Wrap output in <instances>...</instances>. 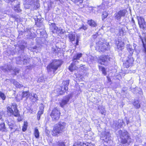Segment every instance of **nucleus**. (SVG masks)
I'll return each mask as SVG.
<instances>
[{"mask_svg": "<svg viewBox=\"0 0 146 146\" xmlns=\"http://www.w3.org/2000/svg\"><path fill=\"white\" fill-rule=\"evenodd\" d=\"M62 61L60 60L55 59L47 66V69L48 72L50 74H54L58 68L60 67L62 64Z\"/></svg>", "mask_w": 146, "mask_h": 146, "instance_id": "1", "label": "nucleus"}, {"mask_svg": "<svg viewBox=\"0 0 146 146\" xmlns=\"http://www.w3.org/2000/svg\"><path fill=\"white\" fill-rule=\"evenodd\" d=\"M117 134L119 135L121 139V143L123 144L126 143L129 145L131 142V139L128 132L126 131H123L121 130H119L117 133Z\"/></svg>", "mask_w": 146, "mask_h": 146, "instance_id": "2", "label": "nucleus"}, {"mask_svg": "<svg viewBox=\"0 0 146 146\" xmlns=\"http://www.w3.org/2000/svg\"><path fill=\"white\" fill-rule=\"evenodd\" d=\"M66 126V123L60 122L54 125L52 131V134L54 136H58V134L61 133L64 131Z\"/></svg>", "mask_w": 146, "mask_h": 146, "instance_id": "3", "label": "nucleus"}, {"mask_svg": "<svg viewBox=\"0 0 146 146\" xmlns=\"http://www.w3.org/2000/svg\"><path fill=\"white\" fill-rule=\"evenodd\" d=\"M23 4L25 8L34 10L40 7L38 0H25Z\"/></svg>", "mask_w": 146, "mask_h": 146, "instance_id": "4", "label": "nucleus"}, {"mask_svg": "<svg viewBox=\"0 0 146 146\" xmlns=\"http://www.w3.org/2000/svg\"><path fill=\"white\" fill-rule=\"evenodd\" d=\"M17 106L15 104H14L11 108L8 107L7 108V112L9 116L14 115L15 116L18 117L20 116L19 111L17 108Z\"/></svg>", "mask_w": 146, "mask_h": 146, "instance_id": "5", "label": "nucleus"}, {"mask_svg": "<svg viewBox=\"0 0 146 146\" xmlns=\"http://www.w3.org/2000/svg\"><path fill=\"white\" fill-rule=\"evenodd\" d=\"M16 62L17 64L26 65L29 63L30 61V58L27 55L24 54L19 57L16 58Z\"/></svg>", "mask_w": 146, "mask_h": 146, "instance_id": "6", "label": "nucleus"}, {"mask_svg": "<svg viewBox=\"0 0 146 146\" xmlns=\"http://www.w3.org/2000/svg\"><path fill=\"white\" fill-rule=\"evenodd\" d=\"M96 49L99 52H104L109 49V44L108 43H103L100 41L97 43Z\"/></svg>", "mask_w": 146, "mask_h": 146, "instance_id": "7", "label": "nucleus"}, {"mask_svg": "<svg viewBox=\"0 0 146 146\" xmlns=\"http://www.w3.org/2000/svg\"><path fill=\"white\" fill-rule=\"evenodd\" d=\"M50 116L53 121H56L60 117V112L56 108H55L52 110Z\"/></svg>", "mask_w": 146, "mask_h": 146, "instance_id": "8", "label": "nucleus"}, {"mask_svg": "<svg viewBox=\"0 0 146 146\" xmlns=\"http://www.w3.org/2000/svg\"><path fill=\"white\" fill-rule=\"evenodd\" d=\"M124 124V122L122 120L119 119L117 121H113V125L115 129H117L121 128Z\"/></svg>", "mask_w": 146, "mask_h": 146, "instance_id": "9", "label": "nucleus"}, {"mask_svg": "<svg viewBox=\"0 0 146 146\" xmlns=\"http://www.w3.org/2000/svg\"><path fill=\"white\" fill-rule=\"evenodd\" d=\"M72 98V95L71 94L64 97L62 100L61 103H60V106L62 107H63L65 105L67 104L70 99Z\"/></svg>", "mask_w": 146, "mask_h": 146, "instance_id": "10", "label": "nucleus"}, {"mask_svg": "<svg viewBox=\"0 0 146 146\" xmlns=\"http://www.w3.org/2000/svg\"><path fill=\"white\" fill-rule=\"evenodd\" d=\"M137 20L141 28L144 29L146 28V23L145 21L144 18L141 17H137Z\"/></svg>", "mask_w": 146, "mask_h": 146, "instance_id": "11", "label": "nucleus"}, {"mask_svg": "<svg viewBox=\"0 0 146 146\" xmlns=\"http://www.w3.org/2000/svg\"><path fill=\"white\" fill-rule=\"evenodd\" d=\"M25 34L27 36V38L32 39L35 37V35L31 32V29L29 28H27L24 30Z\"/></svg>", "mask_w": 146, "mask_h": 146, "instance_id": "12", "label": "nucleus"}, {"mask_svg": "<svg viewBox=\"0 0 146 146\" xmlns=\"http://www.w3.org/2000/svg\"><path fill=\"white\" fill-rule=\"evenodd\" d=\"M127 12L126 10L123 9L119 11L115 16V18L117 20L120 19L121 17L125 16Z\"/></svg>", "mask_w": 146, "mask_h": 146, "instance_id": "13", "label": "nucleus"}, {"mask_svg": "<svg viewBox=\"0 0 146 146\" xmlns=\"http://www.w3.org/2000/svg\"><path fill=\"white\" fill-rule=\"evenodd\" d=\"M109 60V58L108 56H102L100 57V60L98 62L101 64L104 65L105 63Z\"/></svg>", "mask_w": 146, "mask_h": 146, "instance_id": "14", "label": "nucleus"}, {"mask_svg": "<svg viewBox=\"0 0 146 146\" xmlns=\"http://www.w3.org/2000/svg\"><path fill=\"white\" fill-rule=\"evenodd\" d=\"M22 96H20L21 97L19 98L18 97H16L17 100H22L23 98L26 97L28 98L30 96V93L29 91H23L22 93Z\"/></svg>", "mask_w": 146, "mask_h": 146, "instance_id": "15", "label": "nucleus"}, {"mask_svg": "<svg viewBox=\"0 0 146 146\" xmlns=\"http://www.w3.org/2000/svg\"><path fill=\"white\" fill-rule=\"evenodd\" d=\"M69 81L68 80H66V81H64L62 82V86H61V90H62V88H63L64 90H68V86L69 84Z\"/></svg>", "mask_w": 146, "mask_h": 146, "instance_id": "16", "label": "nucleus"}, {"mask_svg": "<svg viewBox=\"0 0 146 146\" xmlns=\"http://www.w3.org/2000/svg\"><path fill=\"white\" fill-rule=\"evenodd\" d=\"M104 135H102V137L104 140L106 139V140H111L110 135L109 132H104Z\"/></svg>", "mask_w": 146, "mask_h": 146, "instance_id": "17", "label": "nucleus"}, {"mask_svg": "<svg viewBox=\"0 0 146 146\" xmlns=\"http://www.w3.org/2000/svg\"><path fill=\"white\" fill-rule=\"evenodd\" d=\"M35 25L38 27H40L42 25V19H39L38 18H35Z\"/></svg>", "mask_w": 146, "mask_h": 146, "instance_id": "18", "label": "nucleus"}, {"mask_svg": "<svg viewBox=\"0 0 146 146\" xmlns=\"http://www.w3.org/2000/svg\"><path fill=\"white\" fill-rule=\"evenodd\" d=\"M126 48L128 51L129 52L130 54H132L134 52V49L132 48L131 45L130 44H127L126 45Z\"/></svg>", "mask_w": 146, "mask_h": 146, "instance_id": "19", "label": "nucleus"}, {"mask_svg": "<svg viewBox=\"0 0 146 146\" xmlns=\"http://www.w3.org/2000/svg\"><path fill=\"white\" fill-rule=\"evenodd\" d=\"M131 59L127 60L126 61L123 63L124 66L126 68H128L131 64Z\"/></svg>", "mask_w": 146, "mask_h": 146, "instance_id": "20", "label": "nucleus"}, {"mask_svg": "<svg viewBox=\"0 0 146 146\" xmlns=\"http://www.w3.org/2000/svg\"><path fill=\"white\" fill-rule=\"evenodd\" d=\"M72 1L74 2V3L76 4L77 5H78L81 8H82L84 7V6H82V3L83 0H72Z\"/></svg>", "mask_w": 146, "mask_h": 146, "instance_id": "21", "label": "nucleus"}, {"mask_svg": "<svg viewBox=\"0 0 146 146\" xmlns=\"http://www.w3.org/2000/svg\"><path fill=\"white\" fill-rule=\"evenodd\" d=\"M82 53H77L73 56L72 59L74 60H78L82 56Z\"/></svg>", "mask_w": 146, "mask_h": 146, "instance_id": "22", "label": "nucleus"}, {"mask_svg": "<svg viewBox=\"0 0 146 146\" xmlns=\"http://www.w3.org/2000/svg\"><path fill=\"white\" fill-rule=\"evenodd\" d=\"M12 82H13V84L16 87L20 88L23 87V85L22 84H20L19 82L14 80H12Z\"/></svg>", "mask_w": 146, "mask_h": 146, "instance_id": "23", "label": "nucleus"}, {"mask_svg": "<svg viewBox=\"0 0 146 146\" xmlns=\"http://www.w3.org/2000/svg\"><path fill=\"white\" fill-rule=\"evenodd\" d=\"M80 144L81 146H95L94 144L88 142H80Z\"/></svg>", "mask_w": 146, "mask_h": 146, "instance_id": "24", "label": "nucleus"}, {"mask_svg": "<svg viewBox=\"0 0 146 146\" xmlns=\"http://www.w3.org/2000/svg\"><path fill=\"white\" fill-rule=\"evenodd\" d=\"M73 62L72 64H73V65H74L75 66H77V67H81V69H82V68H84L83 67V66L82 65V64H81L80 65H79L78 64V63H79V61L77 60H75L72 59Z\"/></svg>", "mask_w": 146, "mask_h": 146, "instance_id": "25", "label": "nucleus"}, {"mask_svg": "<svg viewBox=\"0 0 146 146\" xmlns=\"http://www.w3.org/2000/svg\"><path fill=\"white\" fill-rule=\"evenodd\" d=\"M88 23L90 26L92 27H95L97 25L95 23V21L92 19L88 20Z\"/></svg>", "mask_w": 146, "mask_h": 146, "instance_id": "26", "label": "nucleus"}, {"mask_svg": "<svg viewBox=\"0 0 146 146\" xmlns=\"http://www.w3.org/2000/svg\"><path fill=\"white\" fill-rule=\"evenodd\" d=\"M68 38L70 41L72 42L74 41L75 39V36L74 34H70L68 35Z\"/></svg>", "mask_w": 146, "mask_h": 146, "instance_id": "27", "label": "nucleus"}, {"mask_svg": "<svg viewBox=\"0 0 146 146\" xmlns=\"http://www.w3.org/2000/svg\"><path fill=\"white\" fill-rule=\"evenodd\" d=\"M133 105L135 108H139L140 107V104L138 100H135L133 102Z\"/></svg>", "mask_w": 146, "mask_h": 146, "instance_id": "28", "label": "nucleus"}, {"mask_svg": "<svg viewBox=\"0 0 146 146\" xmlns=\"http://www.w3.org/2000/svg\"><path fill=\"white\" fill-rule=\"evenodd\" d=\"M124 46V44L123 42L121 41L119 42L117 45V47L118 48L121 50L122 49H123Z\"/></svg>", "mask_w": 146, "mask_h": 146, "instance_id": "29", "label": "nucleus"}, {"mask_svg": "<svg viewBox=\"0 0 146 146\" xmlns=\"http://www.w3.org/2000/svg\"><path fill=\"white\" fill-rule=\"evenodd\" d=\"M19 5L20 4L19 2H18V5L14 7V10L15 12H19L21 11V10L20 9Z\"/></svg>", "mask_w": 146, "mask_h": 146, "instance_id": "30", "label": "nucleus"}, {"mask_svg": "<svg viewBox=\"0 0 146 146\" xmlns=\"http://www.w3.org/2000/svg\"><path fill=\"white\" fill-rule=\"evenodd\" d=\"M35 136L36 138H38L39 137V133L38 129L35 128L34 131Z\"/></svg>", "mask_w": 146, "mask_h": 146, "instance_id": "31", "label": "nucleus"}, {"mask_svg": "<svg viewBox=\"0 0 146 146\" xmlns=\"http://www.w3.org/2000/svg\"><path fill=\"white\" fill-rule=\"evenodd\" d=\"M99 68L100 70L102 72V73L104 75H106V70L103 67L100 66H99Z\"/></svg>", "mask_w": 146, "mask_h": 146, "instance_id": "32", "label": "nucleus"}, {"mask_svg": "<svg viewBox=\"0 0 146 146\" xmlns=\"http://www.w3.org/2000/svg\"><path fill=\"white\" fill-rule=\"evenodd\" d=\"M50 28L52 32V31H55L57 29V27L55 24L52 23L50 26Z\"/></svg>", "mask_w": 146, "mask_h": 146, "instance_id": "33", "label": "nucleus"}, {"mask_svg": "<svg viewBox=\"0 0 146 146\" xmlns=\"http://www.w3.org/2000/svg\"><path fill=\"white\" fill-rule=\"evenodd\" d=\"M6 127L4 123H2L0 124V130L3 131H5V130Z\"/></svg>", "mask_w": 146, "mask_h": 146, "instance_id": "34", "label": "nucleus"}, {"mask_svg": "<svg viewBox=\"0 0 146 146\" xmlns=\"http://www.w3.org/2000/svg\"><path fill=\"white\" fill-rule=\"evenodd\" d=\"M108 15V13L106 12H104L103 13L102 15V20H104L106 18Z\"/></svg>", "mask_w": 146, "mask_h": 146, "instance_id": "35", "label": "nucleus"}, {"mask_svg": "<svg viewBox=\"0 0 146 146\" xmlns=\"http://www.w3.org/2000/svg\"><path fill=\"white\" fill-rule=\"evenodd\" d=\"M87 29V27L86 25H83L82 26L79 27L78 29H77V30L79 31L80 30L82 31V30H85Z\"/></svg>", "mask_w": 146, "mask_h": 146, "instance_id": "36", "label": "nucleus"}, {"mask_svg": "<svg viewBox=\"0 0 146 146\" xmlns=\"http://www.w3.org/2000/svg\"><path fill=\"white\" fill-rule=\"evenodd\" d=\"M75 68L74 67V65L73 64H71L69 67V69L71 72H72L74 70Z\"/></svg>", "mask_w": 146, "mask_h": 146, "instance_id": "37", "label": "nucleus"}, {"mask_svg": "<svg viewBox=\"0 0 146 146\" xmlns=\"http://www.w3.org/2000/svg\"><path fill=\"white\" fill-rule=\"evenodd\" d=\"M27 123L24 122L23 126V127L22 130L23 131H25L27 129Z\"/></svg>", "mask_w": 146, "mask_h": 146, "instance_id": "38", "label": "nucleus"}, {"mask_svg": "<svg viewBox=\"0 0 146 146\" xmlns=\"http://www.w3.org/2000/svg\"><path fill=\"white\" fill-rule=\"evenodd\" d=\"M40 108H41L40 110L38 111L37 115L40 116L43 113V108L42 106H41Z\"/></svg>", "mask_w": 146, "mask_h": 146, "instance_id": "39", "label": "nucleus"}, {"mask_svg": "<svg viewBox=\"0 0 146 146\" xmlns=\"http://www.w3.org/2000/svg\"><path fill=\"white\" fill-rule=\"evenodd\" d=\"M45 81L44 78L43 76L39 77L37 81L38 82H42Z\"/></svg>", "mask_w": 146, "mask_h": 146, "instance_id": "40", "label": "nucleus"}, {"mask_svg": "<svg viewBox=\"0 0 146 146\" xmlns=\"http://www.w3.org/2000/svg\"><path fill=\"white\" fill-rule=\"evenodd\" d=\"M94 59V57L91 56H89L88 57L87 60L88 61L92 62Z\"/></svg>", "mask_w": 146, "mask_h": 146, "instance_id": "41", "label": "nucleus"}, {"mask_svg": "<svg viewBox=\"0 0 146 146\" xmlns=\"http://www.w3.org/2000/svg\"><path fill=\"white\" fill-rule=\"evenodd\" d=\"M0 97L3 100H4L5 99V96L4 94L0 92Z\"/></svg>", "mask_w": 146, "mask_h": 146, "instance_id": "42", "label": "nucleus"}, {"mask_svg": "<svg viewBox=\"0 0 146 146\" xmlns=\"http://www.w3.org/2000/svg\"><path fill=\"white\" fill-rule=\"evenodd\" d=\"M13 71L14 72V74L15 75H16L17 74L19 73V70L18 68H15L13 69Z\"/></svg>", "mask_w": 146, "mask_h": 146, "instance_id": "43", "label": "nucleus"}, {"mask_svg": "<svg viewBox=\"0 0 146 146\" xmlns=\"http://www.w3.org/2000/svg\"><path fill=\"white\" fill-rule=\"evenodd\" d=\"M119 35L120 36H122L123 35V29L121 28H119Z\"/></svg>", "mask_w": 146, "mask_h": 146, "instance_id": "44", "label": "nucleus"}, {"mask_svg": "<svg viewBox=\"0 0 146 146\" xmlns=\"http://www.w3.org/2000/svg\"><path fill=\"white\" fill-rule=\"evenodd\" d=\"M61 29H58L57 27V29H56L55 31H52V32L53 33H60L61 32Z\"/></svg>", "mask_w": 146, "mask_h": 146, "instance_id": "45", "label": "nucleus"}, {"mask_svg": "<svg viewBox=\"0 0 146 146\" xmlns=\"http://www.w3.org/2000/svg\"><path fill=\"white\" fill-rule=\"evenodd\" d=\"M1 70L4 72H7L8 70L6 66H2L1 68Z\"/></svg>", "mask_w": 146, "mask_h": 146, "instance_id": "46", "label": "nucleus"}, {"mask_svg": "<svg viewBox=\"0 0 146 146\" xmlns=\"http://www.w3.org/2000/svg\"><path fill=\"white\" fill-rule=\"evenodd\" d=\"M58 50L54 48H52L51 51L53 54H56L58 53Z\"/></svg>", "mask_w": 146, "mask_h": 146, "instance_id": "47", "label": "nucleus"}, {"mask_svg": "<svg viewBox=\"0 0 146 146\" xmlns=\"http://www.w3.org/2000/svg\"><path fill=\"white\" fill-rule=\"evenodd\" d=\"M6 67L8 70H8L10 71L12 70V67L11 65H7Z\"/></svg>", "mask_w": 146, "mask_h": 146, "instance_id": "48", "label": "nucleus"}, {"mask_svg": "<svg viewBox=\"0 0 146 146\" xmlns=\"http://www.w3.org/2000/svg\"><path fill=\"white\" fill-rule=\"evenodd\" d=\"M33 98L34 99V100L35 101H36L38 100V97L36 94H33Z\"/></svg>", "mask_w": 146, "mask_h": 146, "instance_id": "49", "label": "nucleus"}, {"mask_svg": "<svg viewBox=\"0 0 146 146\" xmlns=\"http://www.w3.org/2000/svg\"><path fill=\"white\" fill-rule=\"evenodd\" d=\"M57 146H65V145L64 142H58Z\"/></svg>", "mask_w": 146, "mask_h": 146, "instance_id": "50", "label": "nucleus"}, {"mask_svg": "<svg viewBox=\"0 0 146 146\" xmlns=\"http://www.w3.org/2000/svg\"><path fill=\"white\" fill-rule=\"evenodd\" d=\"M19 47L21 50H23L25 48V46L24 45L21 44L19 46Z\"/></svg>", "mask_w": 146, "mask_h": 146, "instance_id": "51", "label": "nucleus"}, {"mask_svg": "<svg viewBox=\"0 0 146 146\" xmlns=\"http://www.w3.org/2000/svg\"><path fill=\"white\" fill-rule=\"evenodd\" d=\"M136 46H137L136 44H133V46L134 48V49H134V50H135V51L137 52V53H138V52H137V49L136 48Z\"/></svg>", "mask_w": 146, "mask_h": 146, "instance_id": "52", "label": "nucleus"}, {"mask_svg": "<svg viewBox=\"0 0 146 146\" xmlns=\"http://www.w3.org/2000/svg\"><path fill=\"white\" fill-rule=\"evenodd\" d=\"M98 36V34L97 33H96L95 35H94L92 36V37L93 38H96Z\"/></svg>", "mask_w": 146, "mask_h": 146, "instance_id": "53", "label": "nucleus"}, {"mask_svg": "<svg viewBox=\"0 0 146 146\" xmlns=\"http://www.w3.org/2000/svg\"><path fill=\"white\" fill-rule=\"evenodd\" d=\"M37 48V47L35 46H34L33 48H31V49H30V50L32 51H33L35 49H36Z\"/></svg>", "mask_w": 146, "mask_h": 146, "instance_id": "54", "label": "nucleus"}, {"mask_svg": "<svg viewBox=\"0 0 146 146\" xmlns=\"http://www.w3.org/2000/svg\"><path fill=\"white\" fill-rule=\"evenodd\" d=\"M78 143H76L73 145V146H78Z\"/></svg>", "mask_w": 146, "mask_h": 146, "instance_id": "55", "label": "nucleus"}, {"mask_svg": "<svg viewBox=\"0 0 146 146\" xmlns=\"http://www.w3.org/2000/svg\"><path fill=\"white\" fill-rule=\"evenodd\" d=\"M64 93V92L62 90V91H60V92H59V94H60L62 95V94H63Z\"/></svg>", "mask_w": 146, "mask_h": 146, "instance_id": "56", "label": "nucleus"}, {"mask_svg": "<svg viewBox=\"0 0 146 146\" xmlns=\"http://www.w3.org/2000/svg\"><path fill=\"white\" fill-rule=\"evenodd\" d=\"M78 42H79V41H78V40H76V42L75 44L76 45H78Z\"/></svg>", "mask_w": 146, "mask_h": 146, "instance_id": "57", "label": "nucleus"}, {"mask_svg": "<svg viewBox=\"0 0 146 146\" xmlns=\"http://www.w3.org/2000/svg\"><path fill=\"white\" fill-rule=\"evenodd\" d=\"M20 96H21L20 94H18L16 97H18L19 98H20Z\"/></svg>", "mask_w": 146, "mask_h": 146, "instance_id": "58", "label": "nucleus"}, {"mask_svg": "<svg viewBox=\"0 0 146 146\" xmlns=\"http://www.w3.org/2000/svg\"><path fill=\"white\" fill-rule=\"evenodd\" d=\"M129 120H128L127 119H126V123L127 124H128L129 123Z\"/></svg>", "mask_w": 146, "mask_h": 146, "instance_id": "59", "label": "nucleus"}, {"mask_svg": "<svg viewBox=\"0 0 146 146\" xmlns=\"http://www.w3.org/2000/svg\"><path fill=\"white\" fill-rule=\"evenodd\" d=\"M40 116L37 115V118L38 120H39L40 118Z\"/></svg>", "mask_w": 146, "mask_h": 146, "instance_id": "60", "label": "nucleus"}, {"mask_svg": "<svg viewBox=\"0 0 146 146\" xmlns=\"http://www.w3.org/2000/svg\"><path fill=\"white\" fill-rule=\"evenodd\" d=\"M132 21L133 22V23H135V21H134V20H133V19H132Z\"/></svg>", "mask_w": 146, "mask_h": 146, "instance_id": "61", "label": "nucleus"}, {"mask_svg": "<svg viewBox=\"0 0 146 146\" xmlns=\"http://www.w3.org/2000/svg\"><path fill=\"white\" fill-rule=\"evenodd\" d=\"M79 37H77V38H76V40H78V41H79Z\"/></svg>", "mask_w": 146, "mask_h": 146, "instance_id": "62", "label": "nucleus"}, {"mask_svg": "<svg viewBox=\"0 0 146 146\" xmlns=\"http://www.w3.org/2000/svg\"><path fill=\"white\" fill-rule=\"evenodd\" d=\"M2 118L1 116H0V119H1Z\"/></svg>", "mask_w": 146, "mask_h": 146, "instance_id": "63", "label": "nucleus"}, {"mask_svg": "<svg viewBox=\"0 0 146 146\" xmlns=\"http://www.w3.org/2000/svg\"><path fill=\"white\" fill-rule=\"evenodd\" d=\"M18 120L19 121H21V120L20 119H19H19H18Z\"/></svg>", "mask_w": 146, "mask_h": 146, "instance_id": "64", "label": "nucleus"}]
</instances>
